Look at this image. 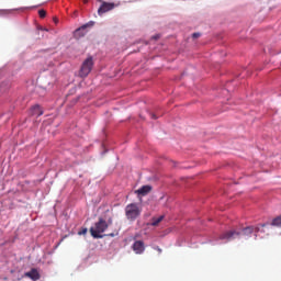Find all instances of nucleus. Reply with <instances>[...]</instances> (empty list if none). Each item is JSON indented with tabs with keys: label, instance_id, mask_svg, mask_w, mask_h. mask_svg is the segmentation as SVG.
I'll list each match as a JSON object with an SVG mask.
<instances>
[{
	"label": "nucleus",
	"instance_id": "10",
	"mask_svg": "<svg viewBox=\"0 0 281 281\" xmlns=\"http://www.w3.org/2000/svg\"><path fill=\"white\" fill-rule=\"evenodd\" d=\"M150 190H153L150 186H143L140 189L135 191V194H140L142 196H146V194H148Z\"/></svg>",
	"mask_w": 281,
	"mask_h": 281
},
{
	"label": "nucleus",
	"instance_id": "18",
	"mask_svg": "<svg viewBox=\"0 0 281 281\" xmlns=\"http://www.w3.org/2000/svg\"><path fill=\"white\" fill-rule=\"evenodd\" d=\"M155 249L158 251V254H161V248H159V246H156Z\"/></svg>",
	"mask_w": 281,
	"mask_h": 281
},
{
	"label": "nucleus",
	"instance_id": "21",
	"mask_svg": "<svg viewBox=\"0 0 281 281\" xmlns=\"http://www.w3.org/2000/svg\"><path fill=\"white\" fill-rule=\"evenodd\" d=\"M155 40L159 38V36H154Z\"/></svg>",
	"mask_w": 281,
	"mask_h": 281
},
{
	"label": "nucleus",
	"instance_id": "20",
	"mask_svg": "<svg viewBox=\"0 0 281 281\" xmlns=\"http://www.w3.org/2000/svg\"><path fill=\"white\" fill-rule=\"evenodd\" d=\"M54 23H58V19L57 18H54Z\"/></svg>",
	"mask_w": 281,
	"mask_h": 281
},
{
	"label": "nucleus",
	"instance_id": "7",
	"mask_svg": "<svg viewBox=\"0 0 281 281\" xmlns=\"http://www.w3.org/2000/svg\"><path fill=\"white\" fill-rule=\"evenodd\" d=\"M267 225H269V224H261L260 226H256V227L248 226L241 231V234L244 236H249V235L254 234V232H256V233L260 232V227H267Z\"/></svg>",
	"mask_w": 281,
	"mask_h": 281
},
{
	"label": "nucleus",
	"instance_id": "12",
	"mask_svg": "<svg viewBox=\"0 0 281 281\" xmlns=\"http://www.w3.org/2000/svg\"><path fill=\"white\" fill-rule=\"evenodd\" d=\"M161 221H164V215H160L159 217H154L151 220L153 227H157V225H159V223H161Z\"/></svg>",
	"mask_w": 281,
	"mask_h": 281
},
{
	"label": "nucleus",
	"instance_id": "13",
	"mask_svg": "<svg viewBox=\"0 0 281 281\" xmlns=\"http://www.w3.org/2000/svg\"><path fill=\"white\" fill-rule=\"evenodd\" d=\"M271 225L273 227H281V215L276 217V218H273L272 222H271Z\"/></svg>",
	"mask_w": 281,
	"mask_h": 281
},
{
	"label": "nucleus",
	"instance_id": "8",
	"mask_svg": "<svg viewBox=\"0 0 281 281\" xmlns=\"http://www.w3.org/2000/svg\"><path fill=\"white\" fill-rule=\"evenodd\" d=\"M133 251L135 254H144V250L146 247L144 246V243L142 240H136L132 246Z\"/></svg>",
	"mask_w": 281,
	"mask_h": 281
},
{
	"label": "nucleus",
	"instance_id": "17",
	"mask_svg": "<svg viewBox=\"0 0 281 281\" xmlns=\"http://www.w3.org/2000/svg\"><path fill=\"white\" fill-rule=\"evenodd\" d=\"M201 36V33H193L192 38H199Z\"/></svg>",
	"mask_w": 281,
	"mask_h": 281
},
{
	"label": "nucleus",
	"instance_id": "15",
	"mask_svg": "<svg viewBox=\"0 0 281 281\" xmlns=\"http://www.w3.org/2000/svg\"><path fill=\"white\" fill-rule=\"evenodd\" d=\"M78 234H79V236H83L85 234H87V228H83V229L80 231Z\"/></svg>",
	"mask_w": 281,
	"mask_h": 281
},
{
	"label": "nucleus",
	"instance_id": "14",
	"mask_svg": "<svg viewBox=\"0 0 281 281\" xmlns=\"http://www.w3.org/2000/svg\"><path fill=\"white\" fill-rule=\"evenodd\" d=\"M38 14H40V19H45V16H47V12L45 10H40Z\"/></svg>",
	"mask_w": 281,
	"mask_h": 281
},
{
	"label": "nucleus",
	"instance_id": "3",
	"mask_svg": "<svg viewBox=\"0 0 281 281\" xmlns=\"http://www.w3.org/2000/svg\"><path fill=\"white\" fill-rule=\"evenodd\" d=\"M91 69H93V57H88L81 65L79 71L80 78H87L91 74Z\"/></svg>",
	"mask_w": 281,
	"mask_h": 281
},
{
	"label": "nucleus",
	"instance_id": "9",
	"mask_svg": "<svg viewBox=\"0 0 281 281\" xmlns=\"http://www.w3.org/2000/svg\"><path fill=\"white\" fill-rule=\"evenodd\" d=\"M25 278H30L31 280H41V274L36 268H33L31 271L25 272Z\"/></svg>",
	"mask_w": 281,
	"mask_h": 281
},
{
	"label": "nucleus",
	"instance_id": "2",
	"mask_svg": "<svg viewBox=\"0 0 281 281\" xmlns=\"http://www.w3.org/2000/svg\"><path fill=\"white\" fill-rule=\"evenodd\" d=\"M142 215V207H139V204L137 203H131L127 204L125 207V216L127 221H137L139 216Z\"/></svg>",
	"mask_w": 281,
	"mask_h": 281
},
{
	"label": "nucleus",
	"instance_id": "16",
	"mask_svg": "<svg viewBox=\"0 0 281 281\" xmlns=\"http://www.w3.org/2000/svg\"><path fill=\"white\" fill-rule=\"evenodd\" d=\"M105 236H110V238H115V236H117V233H110V234H108Z\"/></svg>",
	"mask_w": 281,
	"mask_h": 281
},
{
	"label": "nucleus",
	"instance_id": "4",
	"mask_svg": "<svg viewBox=\"0 0 281 281\" xmlns=\"http://www.w3.org/2000/svg\"><path fill=\"white\" fill-rule=\"evenodd\" d=\"M120 5L119 3L115 2H105L101 1V5L98 9V14L99 16H102V14H106V12H111V10H115Z\"/></svg>",
	"mask_w": 281,
	"mask_h": 281
},
{
	"label": "nucleus",
	"instance_id": "19",
	"mask_svg": "<svg viewBox=\"0 0 281 281\" xmlns=\"http://www.w3.org/2000/svg\"><path fill=\"white\" fill-rule=\"evenodd\" d=\"M150 115H151V120H157V115H155L154 113H151Z\"/></svg>",
	"mask_w": 281,
	"mask_h": 281
},
{
	"label": "nucleus",
	"instance_id": "11",
	"mask_svg": "<svg viewBox=\"0 0 281 281\" xmlns=\"http://www.w3.org/2000/svg\"><path fill=\"white\" fill-rule=\"evenodd\" d=\"M31 115H35L36 117H41V115H43V110L41 109L40 105H34L31 109Z\"/></svg>",
	"mask_w": 281,
	"mask_h": 281
},
{
	"label": "nucleus",
	"instance_id": "6",
	"mask_svg": "<svg viewBox=\"0 0 281 281\" xmlns=\"http://www.w3.org/2000/svg\"><path fill=\"white\" fill-rule=\"evenodd\" d=\"M93 22H89L87 24H83L79 29L75 31V38H82V36L87 35V27H93Z\"/></svg>",
	"mask_w": 281,
	"mask_h": 281
},
{
	"label": "nucleus",
	"instance_id": "1",
	"mask_svg": "<svg viewBox=\"0 0 281 281\" xmlns=\"http://www.w3.org/2000/svg\"><path fill=\"white\" fill-rule=\"evenodd\" d=\"M113 224V220L109 218L108 222L100 217L93 226L90 227V234L92 238H104V231L109 229V226Z\"/></svg>",
	"mask_w": 281,
	"mask_h": 281
},
{
	"label": "nucleus",
	"instance_id": "5",
	"mask_svg": "<svg viewBox=\"0 0 281 281\" xmlns=\"http://www.w3.org/2000/svg\"><path fill=\"white\" fill-rule=\"evenodd\" d=\"M240 232L227 231L220 236V240H234L235 238H240Z\"/></svg>",
	"mask_w": 281,
	"mask_h": 281
}]
</instances>
